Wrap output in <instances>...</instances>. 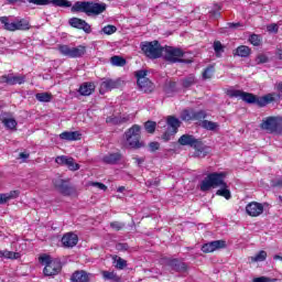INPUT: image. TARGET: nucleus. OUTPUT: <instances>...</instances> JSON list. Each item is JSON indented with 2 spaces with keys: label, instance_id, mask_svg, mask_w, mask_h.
Listing matches in <instances>:
<instances>
[{
  "label": "nucleus",
  "instance_id": "obj_1",
  "mask_svg": "<svg viewBox=\"0 0 282 282\" xmlns=\"http://www.w3.org/2000/svg\"><path fill=\"white\" fill-rule=\"evenodd\" d=\"M226 173L225 172H213L207 174V176L200 182L199 188L202 193H208L210 188H220L216 191L218 197H224L225 199H231L232 194L228 188V183H226Z\"/></svg>",
  "mask_w": 282,
  "mask_h": 282
},
{
  "label": "nucleus",
  "instance_id": "obj_2",
  "mask_svg": "<svg viewBox=\"0 0 282 282\" xmlns=\"http://www.w3.org/2000/svg\"><path fill=\"white\" fill-rule=\"evenodd\" d=\"M226 94L229 98H241V100H243V102H247V105H257L258 107H265L267 105H270L275 100L273 94H268L259 97L252 93H246L239 89H227Z\"/></svg>",
  "mask_w": 282,
  "mask_h": 282
},
{
  "label": "nucleus",
  "instance_id": "obj_3",
  "mask_svg": "<svg viewBox=\"0 0 282 282\" xmlns=\"http://www.w3.org/2000/svg\"><path fill=\"white\" fill-rule=\"evenodd\" d=\"M70 12H84L87 17H99L107 12V3L94 1H76L70 8Z\"/></svg>",
  "mask_w": 282,
  "mask_h": 282
},
{
  "label": "nucleus",
  "instance_id": "obj_4",
  "mask_svg": "<svg viewBox=\"0 0 282 282\" xmlns=\"http://www.w3.org/2000/svg\"><path fill=\"white\" fill-rule=\"evenodd\" d=\"M40 263L44 265V276H56L61 274L63 270V262L58 259H52L48 254H43L39 258Z\"/></svg>",
  "mask_w": 282,
  "mask_h": 282
},
{
  "label": "nucleus",
  "instance_id": "obj_5",
  "mask_svg": "<svg viewBox=\"0 0 282 282\" xmlns=\"http://www.w3.org/2000/svg\"><path fill=\"white\" fill-rule=\"evenodd\" d=\"M141 127L133 124L130 129L124 132L126 142L130 149H142L144 142H142Z\"/></svg>",
  "mask_w": 282,
  "mask_h": 282
},
{
  "label": "nucleus",
  "instance_id": "obj_6",
  "mask_svg": "<svg viewBox=\"0 0 282 282\" xmlns=\"http://www.w3.org/2000/svg\"><path fill=\"white\" fill-rule=\"evenodd\" d=\"M140 48L144 56L152 59L162 58V55L164 54V46H162L158 40L152 42H141Z\"/></svg>",
  "mask_w": 282,
  "mask_h": 282
},
{
  "label": "nucleus",
  "instance_id": "obj_7",
  "mask_svg": "<svg viewBox=\"0 0 282 282\" xmlns=\"http://www.w3.org/2000/svg\"><path fill=\"white\" fill-rule=\"evenodd\" d=\"M164 59L167 63H193V59H183L184 51L182 48L173 47V46H165L163 47Z\"/></svg>",
  "mask_w": 282,
  "mask_h": 282
},
{
  "label": "nucleus",
  "instance_id": "obj_8",
  "mask_svg": "<svg viewBox=\"0 0 282 282\" xmlns=\"http://www.w3.org/2000/svg\"><path fill=\"white\" fill-rule=\"evenodd\" d=\"M57 50L62 56H67V58H83V56L87 54V46L85 45L69 47V45L59 44Z\"/></svg>",
  "mask_w": 282,
  "mask_h": 282
},
{
  "label": "nucleus",
  "instance_id": "obj_9",
  "mask_svg": "<svg viewBox=\"0 0 282 282\" xmlns=\"http://www.w3.org/2000/svg\"><path fill=\"white\" fill-rule=\"evenodd\" d=\"M53 186L64 197H70L76 193V187L73 186L69 178H55L53 180Z\"/></svg>",
  "mask_w": 282,
  "mask_h": 282
},
{
  "label": "nucleus",
  "instance_id": "obj_10",
  "mask_svg": "<svg viewBox=\"0 0 282 282\" xmlns=\"http://www.w3.org/2000/svg\"><path fill=\"white\" fill-rule=\"evenodd\" d=\"M181 118L185 122H204L208 118V112L206 110H183Z\"/></svg>",
  "mask_w": 282,
  "mask_h": 282
},
{
  "label": "nucleus",
  "instance_id": "obj_11",
  "mask_svg": "<svg viewBox=\"0 0 282 282\" xmlns=\"http://www.w3.org/2000/svg\"><path fill=\"white\" fill-rule=\"evenodd\" d=\"M260 127L264 131H269V133H278L279 135H282L281 123H279V119H276V117H268L262 121Z\"/></svg>",
  "mask_w": 282,
  "mask_h": 282
},
{
  "label": "nucleus",
  "instance_id": "obj_12",
  "mask_svg": "<svg viewBox=\"0 0 282 282\" xmlns=\"http://www.w3.org/2000/svg\"><path fill=\"white\" fill-rule=\"evenodd\" d=\"M192 149H194V158H206L213 151L202 139H196Z\"/></svg>",
  "mask_w": 282,
  "mask_h": 282
},
{
  "label": "nucleus",
  "instance_id": "obj_13",
  "mask_svg": "<svg viewBox=\"0 0 282 282\" xmlns=\"http://www.w3.org/2000/svg\"><path fill=\"white\" fill-rule=\"evenodd\" d=\"M28 3L33 6H50L52 3L56 8H72V2L68 0H26Z\"/></svg>",
  "mask_w": 282,
  "mask_h": 282
},
{
  "label": "nucleus",
  "instance_id": "obj_14",
  "mask_svg": "<svg viewBox=\"0 0 282 282\" xmlns=\"http://www.w3.org/2000/svg\"><path fill=\"white\" fill-rule=\"evenodd\" d=\"M56 164L59 166H67L68 171H79L80 164L76 163V160L72 156L61 155L55 159Z\"/></svg>",
  "mask_w": 282,
  "mask_h": 282
},
{
  "label": "nucleus",
  "instance_id": "obj_15",
  "mask_svg": "<svg viewBox=\"0 0 282 282\" xmlns=\"http://www.w3.org/2000/svg\"><path fill=\"white\" fill-rule=\"evenodd\" d=\"M68 25L75 30H82L85 34H91V25L80 18H70L68 20Z\"/></svg>",
  "mask_w": 282,
  "mask_h": 282
},
{
  "label": "nucleus",
  "instance_id": "obj_16",
  "mask_svg": "<svg viewBox=\"0 0 282 282\" xmlns=\"http://www.w3.org/2000/svg\"><path fill=\"white\" fill-rule=\"evenodd\" d=\"M122 87V80L121 79H111L106 78L100 84V94H105L107 91H112V89H120Z\"/></svg>",
  "mask_w": 282,
  "mask_h": 282
},
{
  "label": "nucleus",
  "instance_id": "obj_17",
  "mask_svg": "<svg viewBox=\"0 0 282 282\" xmlns=\"http://www.w3.org/2000/svg\"><path fill=\"white\" fill-rule=\"evenodd\" d=\"M0 83L2 85H23L25 83V75L8 74L0 76Z\"/></svg>",
  "mask_w": 282,
  "mask_h": 282
},
{
  "label": "nucleus",
  "instance_id": "obj_18",
  "mask_svg": "<svg viewBox=\"0 0 282 282\" xmlns=\"http://www.w3.org/2000/svg\"><path fill=\"white\" fill-rule=\"evenodd\" d=\"M226 248L225 240H214L202 246V252L205 254H209L210 252H215V250H224Z\"/></svg>",
  "mask_w": 282,
  "mask_h": 282
},
{
  "label": "nucleus",
  "instance_id": "obj_19",
  "mask_svg": "<svg viewBox=\"0 0 282 282\" xmlns=\"http://www.w3.org/2000/svg\"><path fill=\"white\" fill-rule=\"evenodd\" d=\"M166 265L173 271V272H188V264L186 262H182L180 259H167Z\"/></svg>",
  "mask_w": 282,
  "mask_h": 282
},
{
  "label": "nucleus",
  "instance_id": "obj_20",
  "mask_svg": "<svg viewBox=\"0 0 282 282\" xmlns=\"http://www.w3.org/2000/svg\"><path fill=\"white\" fill-rule=\"evenodd\" d=\"M246 213L249 217H259V215H263V204L251 202L246 206Z\"/></svg>",
  "mask_w": 282,
  "mask_h": 282
},
{
  "label": "nucleus",
  "instance_id": "obj_21",
  "mask_svg": "<svg viewBox=\"0 0 282 282\" xmlns=\"http://www.w3.org/2000/svg\"><path fill=\"white\" fill-rule=\"evenodd\" d=\"M62 243L64 248H74L78 245V235L74 232H67L62 237Z\"/></svg>",
  "mask_w": 282,
  "mask_h": 282
},
{
  "label": "nucleus",
  "instance_id": "obj_22",
  "mask_svg": "<svg viewBox=\"0 0 282 282\" xmlns=\"http://www.w3.org/2000/svg\"><path fill=\"white\" fill-rule=\"evenodd\" d=\"M94 91H96V84H94V82H85L78 88L80 96H91Z\"/></svg>",
  "mask_w": 282,
  "mask_h": 282
},
{
  "label": "nucleus",
  "instance_id": "obj_23",
  "mask_svg": "<svg viewBox=\"0 0 282 282\" xmlns=\"http://www.w3.org/2000/svg\"><path fill=\"white\" fill-rule=\"evenodd\" d=\"M83 134L78 131H64L59 134L61 140H65L66 142H76L82 140Z\"/></svg>",
  "mask_w": 282,
  "mask_h": 282
},
{
  "label": "nucleus",
  "instance_id": "obj_24",
  "mask_svg": "<svg viewBox=\"0 0 282 282\" xmlns=\"http://www.w3.org/2000/svg\"><path fill=\"white\" fill-rule=\"evenodd\" d=\"M166 124L167 130L173 131V133H177V131H180V128L182 127V121L175 116H167Z\"/></svg>",
  "mask_w": 282,
  "mask_h": 282
},
{
  "label": "nucleus",
  "instance_id": "obj_25",
  "mask_svg": "<svg viewBox=\"0 0 282 282\" xmlns=\"http://www.w3.org/2000/svg\"><path fill=\"white\" fill-rule=\"evenodd\" d=\"M196 141H197V138H195V135L188 134V133L181 135L177 140V142L181 147H191L192 149Z\"/></svg>",
  "mask_w": 282,
  "mask_h": 282
},
{
  "label": "nucleus",
  "instance_id": "obj_26",
  "mask_svg": "<svg viewBox=\"0 0 282 282\" xmlns=\"http://www.w3.org/2000/svg\"><path fill=\"white\" fill-rule=\"evenodd\" d=\"M72 282H89V273L85 270H77L70 276Z\"/></svg>",
  "mask_w": 282,
  "mask_h": 282
},
{
  "label": "nucleus",
  "instance_id": "obj_27",
  "mask_svg": "<svg viewBox=\"0 0 282 282\" xmlns=\"http://www.w3.org/2000/svg\"><path fill=\"white\" fill-rule=\"evenodd\" d=\"M137 85L143 94L153 91V82L149 78L137 82Z\"/></svg>",
  "mask_w": 282,
  "mask_h": 282
},
{
  "label": "nucleus",
  "instance_id": "obj_28",
  "mask_svg": "<svg viewBox=\"0 0 282 282\" xmlns=\"http://www.w3.org/2000/svg\"><path fill=\"white\" fill-rule=\"evenodd\" d=\"M122 160V153L113 152L104 156L102 161L105 164H118Z\"/></svg>",
  "mask_w": 282,
  "mask_h": 282
},
{
  "label": "nucleus",
  "instance_id": "obj_29",
  "mask_svg": "<svg viewBox=\"0 0 282 282\" xmlns=\"http://www.w3.org/2000/svg\"><path fill=\"white\" fill-rule=\"evenodd\" d=\"M252 54V48L246 45H240L234 51V56H239L240 58H248Z\"/></svg>",
  "mask_w": 282,
  "mask_h": 282
},
{
  "label": "nucleus",
  "instance_id": "obj_30",
  "mask_svg": "<svg viewBox=\"0 0 282 282\" xmlns=\"http://www.w3.org/2000/svg\"><path fill=\"white\" fill-rule=\"evenodd\" d=\"M104 281L122 282V278L116 271H101Z\"/></svg>",
  "mask_w": 282,
  "mask_h": 282
},
{
  "label": "nucleus",
  "instance_id": "obj_31",
  "mask_svg": "<svg viewBox=\"0 0 282 282\" xmlns=\"http://www.w3.org/2000/svg\"><path fill=\"white\" fill-rule=\"evenodd\" d=\"M19 191H11L9 193L0 194V205L8 204L10 199H17L19 197Z\"/></svg>",
  "mask_w": 282,
  "mask_h": 282
},
{
  "label": "nucleus",
  "instance_id": "obj_32",
  "mask_svg": "<svg viewBox=\"0 0 282 282\" xmlns=\"http://www.w3.org/2000/svg\"><path fill=\"white\" fill-rule=\"evenodd\" d=\"M0 23H2L4 30H7L8 32H17V23H10V19L8 17H0Z\"/></svg>",
  "mask_w": 282,
  "mask_h": 282
},
{
  "label": "nucleus",
  "instance_id": "obj_33",
  "mask_svg": "<svg viewBox=\"0 0 282 282\" xmlns=\"http://www.w3.org/2000/svg\"><path fill=\"white\" fill-rule=\"evenodd\" d=\"M200 127L206 131H217L219 129V123L205 119L200 122Z\"/></svg>",
  "mask_w": 282,
  "mask_h": 282
},
{
  "label": "nucleus",
  "instance_id": "obj_34",
  "mask_svg": "<svg viewBox=\"0 0 282 282\" xmlns=\"http://www.w3.org/2000/svg\"><path fill=\"white\" fill-rule=\"evenodd\" d=\"M0 259H11L12 261H14L17 259H21V253L9 250H1Z\"/></svg>",
  "mask_w": 282,
  "mask_h": 282
},
{
  "label": "nucleus",
  "instance_id": "obj_35",
  "mask_svg": "<svg viewBox=\"0 0 282 282\" xmlns=\"http://www.w3.org/2000/svg\"><path fill=\"white\" fill-rule=\"evenodd\" d=\"M268 259V252L265 250H260L256 256L251 257V263H259Z\"/></svg>",
  "mask_w": 282,
  "mask_h": 282
},
{
  "label": "nucleus",
  "instance_id": "obj_36",
  "mask_svg": "<svg viewBox=\"0 0 282 282\" xmlns=\"http://www.w3.org/2000/svg\"><path fill=\"white\" fill-rule=\"evenodd\" d=\"M110 63L116 67H124V65H127V59L122 56L115 55L110 58Z\"/></svg>",
  "mask_w": 282,
  "mask_h": 282
},
{
  "label": "nucleus",
  "instance_id": "obj_37",
  "mask_svg": "<svg viewBox=\"0 0 282 282\" xmlns=\"http://www.w3.org/2000/svg\"><path fill=\"white\" fill-rule=\"evenodd\" d=\"M249 43H251V45H253V47H259V45H261V43H263V37H261V35L252 33L249 39H248Z\"/></svg>",
  "mask_w": 282,
  "mask_h": 282
},
{
  "label": "nucleus",
  "instance_id": "obj_38",
  "mask_svg": "<svg viewBox=\"0 0 282 282\" xmlns=\"http://www.w3.org/2000/svg\"><path fill=\"white\" fill-rule=\"evenodd\" d=\"M214 75H215V66L213 65L207 66L202 73L204 80H210V78H213Z\"/></svg>",
  "mask_w": 282,
  "mask_h": 282
},
{
  "label": "nucleus",
  "instance_id": "obj_39",
  "mask_svg": "<svg viewBox=\"0 0 282 282\" xmlns=\"http://www.w3.org/2000/svg\"><path fill=\"white\" fill-rule=\"evenodd\" d=\"M2 124H4V127H7V129H17V120L15 119H12V118H4V117H1L0 118Z\"/></svg>",
  "mask_w": 282,
  "mask_h": 282
},
{
  "label": "nucleus",
  "instance_id": "obj_40",
  "mask_svg": "<svg viewBox=\"0 0 282 282\" xmlns=\"http://www.w3.org/2000/svg\"><path fill=\"white\" fill-rule=\"evenodd\" d=\"M36 100L39 102H51L52 101V94L50 93H37L35 95Z\"/></svg>",
  "mask_w": 282,
  "mask_h": 282
},
{
  "label": "nucleus",
  "instance_id": "obj_41",
  "mask_svg": "<svg viewBox=\"0 0 282 282\" xmlns=\"http://www.w3.org/2000/svg\"><path fill=\"white\" fill-rule=\"evenodd\" d=\"M113 260H115V268L117 270H124V268H127V260L118 257V256H115L113 257Z\"/></svg>",
  "mask_w": 282,
  "mask_h": 282
},
{
  "label": "nucleus",
  "instance_id": "obj_42",
  "mask_svg": "<svg viewBox=\"0 0 282 282\" xmlns=\"http://www.w3.org/2000/svg\"><path fill=\"white\" fill-rule=\"evenodd\" d=\"M17 30H21V31H28L30 30V28H32V25H30V21L22 19L19 20L17 23Z\"/></svg>",
  "mask_w": 282,
  "mask_h": 282
},
{
  "label": "nucleus",
  "instance_id": "obj_43",
  "mask_svg": "<svg viewBox=\"0 0 282 282\" xmlns=\"http://www.w3.org/2000/svg\"><path fill=\"white\" fill-rule=\"evenodd\" d=\"M158 127V123L155 121L148 120L144 122V129L147 133H155V129Z\"/></svg>",
  "mask_w": 282,
  "mask_h": 282
},
{
  "label": "nucleus",
  "instance_id": "obj_44",
  "mask_svg": "<svg viewBox=\"0 0 282 282\" xmlns=\"http://www.w3.org/2000/svg\"><path fill=\"white\" fill-rule=\"evenodd\" d=\"M193 85H195V75H189L182 80V86L185 89H188V87H193Z\"/></svg>",
  "mask_w": 282,
  "mask_h": 282
},
{
  "label": "nucleus",
  "instance_id": "obj_45",
  "mask_svg": "<svg viewBox=\"0 0 282 282\" xmlns=\"http://www.w3.org/2000/svg\"><path fill=\"white\" fill-rule=\"evenodd\" d=\"M101 32L108 36H111V34H116V32H118V28H116V25L108 24L101 29Z\"/></svg>",
  "mask_w": 282,
  "mask_h": 282
},
{
  "label": "nucleus",
  "instance_id": "obj_46",
  "mask_svg": "<svg viewBox=\"0 0 282 282\" xmlns=\"http://www.w3.org/2000/svg\"><path fill=\"white\" fill-rule=\"evenodd\" d=\"M214 52L216 56L219 58L221 54H224V44H221L219 41L214 42Z\"/></svg>",
  "mask_w": 282,
  "mask_h": 282
},
{
  "label": "nucleus",
  "instance_id": "obj_47",
  "mask_svg": "<svg viewBox=\"0 0 282 282\" xmlns=\"http://www.w3.org/2000/svg\"><path fill=\"white\" fill-rule=\"evenodd\" d=\"M270 57H268V55L260 53L256 56V63L257 65H263L265 63H269Z\"/></svg>",
  "mask_w": 282,
  "mask_h": 282
},
{
  "label": "nucleus",
  "instance_id": "obj_48",
  "mask_svg": "<svg viewBox=\"0 0 282 282\" xmlns=\"http://www.w3.org/2000/svg\"><path fill=\"white\" fill-rule=\"evenodd\" d=\"M147 74H149V72L141 69V70H137L134 76L137 78V83H139V80H145L147 79Z\"/></svg>",
  "mask_w": 282,
  "mask_h": 282
},
{
  "label": "nucleus",
  "instance_id": "obj_49",
  "mask_svg": "<svg viewBox=\"0 0 282 282\" xmlns=\"http://www.w3.org/2000/svg\"><path fill=\"white\" fill-rule=\"evenodd\" d=\"M110 228H112V230H116L118 232L124 228V223L112 221L110 223Z\"/></svg>",
  "mask_w": 282,
  "mask_h": 282
},
{
  "label": "nucleus",
  "instance_id": "obj_50",
  "mask_svg": "<svg viewBox=\"0 0 282 282\" xmlns=\"http://www.w3.org/2000/svg\"><path fill=\"white\" fill-rule=\"evenodd\" d=\"M177 132H173V130H166L163 135H162V140H164V142H169V140H171V138H173L174 135H176Z\"/></svg>",
  "mask_w": 282,
  "mask_h": 282
},
{
  "label": "nucleus",
  "instance_id": "obj_51",
  "mask_svg": "<svg viewBox=\"0 0 282 282\" xmlns=\"http://www.w3.org/2000/svg\"><path fill=\"white\" fill-rule=\"evenodd\" d=\"M276 281H279V279L276 278L271 279L268 276H259L253 279V282H276Z\"/></svg>",
  "mask_w": 282,
  "mask_h": 282
},
{
  "label": "nucleus",
  "instance_id": "obj_52",
  "mask_svg": "<svg viewBox=\"0 0 282 282\" xmlns=\"http://www.w3.org/2000/svg\"><path fill=\"white\" fill-rule=\"evenodd\" d=\"M116 250H118L119 252H127V250H129V243L119 242L116 245Z\"/></svg>",
  "mask_w": 282,
  "mask_h": 282
},
{
  "label": "nucleus",
  "instance_id": "obj_53",
  "mask_svg": "<svg viewBox=\"0 0 282 282\" xmlns=\"http://www.w3.org/2000/svg\"><path fill=\"white\" fill-rule=\"evenodd\" d=\"M106 122H107V124L119 126V117L109 116V117L106 118Z\"/></svg>",
  "mask_w": 282,
  "mask_h": 282
},
{
  "label": "nucleus",
  "instance_id": "obj_54",
  "mask_svg": "<svg viewBox=\"0 0 282 282\" xmlns=\"http://www.w3.org/2000/svg\"><path fill=\"white\" fill-rule=\"evenodd\" d=\"M89 186H94L95 188H99V191H107V185H105V183H100V182H90Z\"/></svg>",
  "mask_w": 282,
  "mask_h": 282
},
{
  "label": "nucleus",
  "instance_id": "obj_55",
  "mask_svg": "<svg viewBox=\"0 0 282 282\" xmlns=\"http://www.w3.org/2000/svg\"><path fill=\"white\" fill-rule=\"evenodd\" d=\"M149 148H150L151 153H155V151L160 150V142L152 141L149 143Z\"/></svg>",
  "mask_w": 282,
  "mask_h": 282
},
{
  "label": "nucleus",
  "instance_id": "obj_56",
  "mask_svg": "<svg viewBox=\"0 0 282 282\" xmlns=\"http://www.w3.org/2000/svg\"><path fill=\"white\" fill-rule=\"evenodd\" d=\"M227 26L229 30H239V28H243V24L241 22H228Z\"/></svg>",
  "mask_w": 282,
  "mask_h": 282
},
{
  "label": "nucleus",
  "instance_id": "obj_57",
  "mask_svg": "<svg viewBox=\"0 0 282 282\" xmlns=\"http://www.w3.org/2000/svg\"><path fill=\"white\" fill-rule=\"evenodd\" d=\"M271 186H273V188H281V186H282V178H278L275 181H271Z\"/></svg>",
  "mask_w": 282,
  "mask_h": 282
},
{
  "label": "nucleus",
  "instance_id": "obj_58",
  "mask_svg": "<svg viewBox=\"0 0 282 282\" xmlns=\"http://www.w3.org/2000/svg\"><path fill=\"white\" fill-rule=\"evenodd\" d=\"M129 120H131V116H129V115L119 117V124H127V122H129Z\"/></svg>",
  "mask_w": 282,
  "mask_h": 282
},
{
  "label": "nucleus",
  "instance_id": "obj_59",
  "mask_svg": "<svg viewBox=\"0 0 282 282\" xmlns=\"http://www.w3.org/2000/svg\"><path fill=\"white\" fill-rule=\"evenodd\" d=\"M268 32H274L275 34L279 32V25L270 24L267 26Z\"/></svg>",
  "mask_w": 282,
  "mask_h": 282
},
{
  "label": "nucleus",
  "instance_id": "obj_60",
  "mask_svg": "<svg viewBox=\"0 0 282 282\" xmlns=\"http://www.w3.org/2000/svg\"><path fill=\"white\" fill-rule=\"evenodd\" d=\"M133 160L137 166H142V164H144V159L142 158H133Z\"/></svg>",
  "mask_w": 282,
  "mask_h": 282
},
{
  "label": "nucleus",
  "instance_id": "obj_61",
  "mask_svg": "<svg viewBox=\"0 0 282 282\" xmlns=\"http://www.w3.org/2000/svg\"><path fill=\"white\" fill-rule=\"evenodd\" d=\"M19 158H20L21 160H28V158H30V154H28V153H25V152H21V153L19 154Z\"/></svg>",
  "mask_w": 282,
  "mask_h": 282
},
{
  "label": "nucleus",
  "instance_id": "obj_62",
  "mask_svg": "<svg viewBox=\"0 0 282 282\" xmlns=\"http://www.w3.org/2000/svg\"><path fill=\"white\" fill-rule=\"evenodd\" d=\"M276 56L280 61H282V48L276 50Z\"/></svg>",
  "mask_w": 282,
  "mask_h": 282
},
{
  "label": "nucleus",
  "instance_id": "obj_63",
  "mask_svg": "<svg viewBox=\"0 0 282 282\" xmlns=\"http://www.w3.org/2000/svg\"><path fill=\"white\" fill-rule=\"evenodd\" d=\"M274 261H282V256L275 254L273 256Z\"/></svg>",
  "mask_w": 282,
  "mask_h": 282
},
{
  "label": "nucleus",
  "instance_id": "obj_64",
  "mask_svg": "<svg viewBox=\"0 0 282 282\" xmlns=\"http://www.w3.org/2000/svg\"><path fill=\"white\" fill-rule=\"evenodd\" d=\"M276 89H278V91H281V94H282V82L278 84Z\"/></svg>",
  "mask_w": 282,
  "mask_h": 282
}]
</instances>
